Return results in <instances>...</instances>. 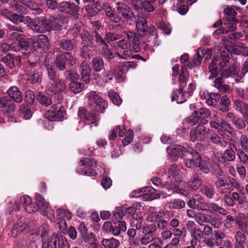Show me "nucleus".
Masks as SVG:
<instances>
[{"label":"nucleus","instance_id":"nucleus-3","mask_svg":"<svg viewBox=\"0 0 248 248\" xmlns=\"http://www.w3.org/2000/svg\"><path fill=\"white\" fill-rule=\"evenodd\" d=\"M168 176L170 180V187L176 193L184 194L185 190L182 187L185 183L182 181L181 172L177 169L175 164L171 165L169 168Z\"/></svg>","mask_w":248,"mask_h":248},{"label":"nucleus","instance_id":"nucleus-34","mask_svg":"<svg viewBox=\"0 0 248 248\" xmlns=\"http://www.w3.org/2000/svg\"><path fill=\"white\" fill-rule=\"evenodd\" d=\"M57 212L58 216H62L57 219V223L60 224L62 223V225H64V227H66V224L65 221L61 218L64 217L68 220H69L71 219L72 217L71 213L69 211L67 210H63L62 209H58L57 210Z\"/></svg>","mask_w":248,"mask_h":248},{"label":"nucleus","instance_id":"nucleus-11","mask_svg":"<svg viewBox=\"0 0 248 248\" xmlns=\"http://www.w3.org/2000/svg\"><path fill=\"white\" fill-rule=\"evenodd\" d=\"M81 162L82 166H81L77 170V172L79 174L87 176H95L96 172L91 167H93L96 165V162L95 161L91 160L89 158L81 159Z\"/></svg>","mask_w":248,"mask_h":248},{"label":"nucleus","instance_id":"nucleus-31","mask_svg":"<svg viewBox=\"0 0 248 248\" xmlns=\"http://www.w3.org/2000/svg\"><path fill=\"white\" fill-rule=\"evenodd\" d=\"M70 54L69 53L65 52L59 55L56 57V63L60 70H63L65 68V58H70Z\"/></svg>","mask_w":248,"mask_h":248},{"label":"nucleus","instance_id":"nucleus-64","mask_svg":"<svg viewBox=\"0 0 248 248\" xmlns=\"http://www.w3.org/2000/svg\"><path fill=\"white\" fill-rule=\"evenodd\" d=\"M241 147L246 151L248 152V138L246 135H242L240 139Z\"/></svg>","mask_w":248,"mask_h":248},{"label":"nucleus","instance_id":"nucleus-54","mask_svg":"<svg viewBox=\"0 0 248 248\" xmlns=\"http://www.w3.org/2000/svg\"><path fill=\"white\" fill-rule=\"evenodd\" d=\"M125 137L122 141L123 145L124 146L127 145L132 142L134 137L133 131L130 129H128L125 134Z\"/></svg>","mask_w":248,"mask_h":248},{"label":"nucleus","instance_id":"nucleus-51","mask_svg":"<svg viewBox=\"0 0 248 248\" xmlns=\"http://www.w3.org/2000/svg\"><path fill=\"white\" fill-rule=\"evenodd\" d=\"M42 78V73L37 72L31 75L28 78L29 81L32 84H35L40 82Z\"/></svg>","mask_w":248,"mask_h":248},{"label":"nucleus","instance_id":"nucleus-28","mask_svg":"<svg viewBox=\"0 0 248 248\" xmlns=\"http://www.w3.org/2000/svg\"><path fill=\"white\" fill-rule=\"evenodd\" d=\"M85 9L90 16H93L100 11L102 9V6L100 3L95 2L93 3L87 5Z\"/></svg>","mask_w":248,"mask_h":248},{"label":"nucleus","instance_id":"nucleus-8","mask_svg":"<svg viewBox=\"0 0 248 248\" xmlns=\"http://www.w3.org/2000/svg\"><path fill=\"white\" fill-rule=\"evenodd\" d=\"M66 89L65 82L60 79L57 78L54 80H49L47 88L45 93L49 95H58L63 92Z\"/></svg>","mask_w":248,"mask_h":248},{"label":"nucleus","instance_id":"nucleus-5","mask_svg":"<svg viewBox=\"0 0 248 248\" xmlns=\"http://www.w3.org/2000/svg\"><path fill=\"white\" fill-rule=\"evenodd\" d=\"M230 59L228 51L222 52L220 54V57L218 56L215 55L213 59L209 64L208 69L210 75L208 78L211 79L216 77L218 74V70L217 64L219 63L221 68H224L226 66V63L229 62Z\"/></svg>","mask_w":248,"mask_h":248},{"label":"nucleus","instance_id":"nucleus-29","mask_svg":"<svg viewBox=\"0 0 248 248\" xmlns=\"http://www.w3.org/2000/svg\"><path fill=\"white\" fill-rule=\"evenodd\" d=\"M136 28L138 31L143 32L147 29L146 18L142 15H138L135 18Z\"/></svg>","mask_w":248,"mask_h":248},{"label":"nucleus","instance_id":"nucleus-47","mask_svg":"<svg viewBox=\"0 0 248 248\" xmlns=\"http://www.w3.org/2000/svg\"><path fill=\"white\" fill-rule=\"evenodd\" d=\"M108 96L115 105L119 106L121 104L122 100L116 92L110 90L108 93Z\"/></svg>","mask_w":248,"mask_h":248},{"label":"nucleus","instance_id":"nucleus-30","mask_svg":"<svg viewBox=\"0 0 248 248\" xmlns=\"http://www.w3.org/2000/svg\"><path fill=\"white\" fill-rule=\"evenodd\" d=\"M116 8L123 17L126 19H129L131 18L130 15V10L128 6L124 3H117Z\"/></svg>","mask_w":248,"mask_h":248},{"label":"nucleus","instance_id":"nucleus-32","mask_svg":"<svg viewBox=\"0 0 248 248\" xmlns=\"http://www.w3.org/2000/svg\"><path fill=\"white\" fill-rule=\"evenodd\" d=\"M51 96V95L47 94L45 92V93L42 92H38L36 95V98L41 104L45 106H48L52 102Z\"/></svg>","mask_w":248,"mask_h":248},{"label":"nucleus","instance_id":"nucleus-39","mask_svg":"<svg viewBox=\"0 0 248 248\" xmlns=\"http://www.w3.org/2000/svg\"><path fill=\"white\" fill-rule=\"evenodd\" d=\"M19 57H16L14 59L11 55H9L3 57L2 59V62L11 69L14 68L15 67V63L17 64L19 62Z\"/></svg>","mask_w":248,"mask_h":248},{"label":"nucleus","instance_id":"nucleus-10","mask_svg":"<svg viewBox=\"0 0 248 248\" xmlns=\"http://www.w3.org/2000/svg\"><path fill=\"white\" fill-rule=\"evenodd\" d=\"M65 111L61 103L53 105L49 110L46 111V117L50 121L60 120L63 118Z\"/></svg>","mask_w":248,"mask_h":248},{"label":"nucleus","instance_id":"nucleus-63","mask_svg":"<svg viewBox=\"0 0 248 248\" xmlns=\"http://www.w3.org/2000/svg\"><path fill=\"white\" fill-rule=\"evenodd\" d=\"M153 239V235L145 233L144 236L140 239V241L141 245H146L151 242Z\"/></svg>","mask_w":248,"mask_h":248},{"label":"nucleus","instance_id":"nucleus-58","mask_svg":"<svg viewBox=\"0 0 248 248\" xmlns=\"http://www.w3.org/2000/svg\"><path fill=\"white\" fill-rule=\"evenodd\" d=\"M185 206V202L181 200H173L170 203V206L173 208H182Z\"/></svg>","mask_w":248,"mask_h":248},{"label":"nucleus","instance_id":"nucleus-41","mask_svg":"<svg viewBox=\"0 0 248 248\" xmlns=\"http://www.w3.org/2000/svg\"><path fill=\"white\" fill-rule=\"evenodd\" d=\"M36 49L37 48H47L49 46V42L47 38L43 34H40L38 36L37 41L35 42Z\"/></svg>","mask_w":248,"mask_h":248},{"label":"nucleus","instance_id":"nucleus-19","mask_svg":"<svg viewBox=\"0 0 248 248\" xmlns=\"http://www.w3.org/2000/svg\"><path fill=\"white\" fill-rule=\"evenodd\" d=\"M167 150L168 154L173 158V159L177 160L180 157H184L187 152V147L185 148L180 145H172L168 147Z\"/></svg>","mask_w":248,"mask_h":248},{"label":"nucleus","instance_id":"nucleus-62","mask_svg":"<svg viewBox=\"0 0 248 248\" xmlns=\"http://www.w3.org/2000/svg\"><path fill=\"white\" fill-rule=\"evenodd\" d=\"M203 49L202 48L200 47L197 52L196 57L193 59V62L195 65H199L201 64L202 60V57L201 54H202Z\"/></svg>","mask_w":248,"mask_h":248},{"label":"nucleus","instance_id":"nucleus-4","mask_svg":"<svg viewBox=\"0 0 248 248\" xmlns=\"http://www.w3.org/2000/svg\"><path fill=\"white\" fill-rule=\"evenodd\" d=\"M210 122L211 127L217 130L218 133L226 139H231L232 137V130L231 127L224 121L216 115L211 116Z\"/></svg>","mask_w":248,"mask_h":248},{"label":"nucleus","instance_id":"nucleus-12","mask_svg":"<svg viewBox=\"0 0 248 248\" xmlns=\"http://www.w3.org/2000/svg\"><path fill=\"white\" fill-rule=\"evenodd\" d=\"M48 243L50 248H70L69 243L61 233H53Z\"/></svg>","mask_w":248,"mask_h":248},{"label":"nucleus","instance_id":"nucleus-60","mask_svg":"<svg viewBox=\"0 0 248 248\" xmlns=\"http://www.w3.org/2000/svg\"><path fill=\"white\" fill-rule=\"evenodd\" d=\"M210 139L213 143L216 144L220 143L221 146H225L227 143V141H225L224 139H222L216 134L212 135Z\"/></svg>","mask_w":248,"mask_h":248},{"label":"nucleus","instance_id":"nucleus-18","mask_svg":"<svg viewBox=\"0 0 248 248\" xmlns=\"http://www.w3.org/2000/svg\"><path fill=\"white\" fill-rule=\"evenodd\" d=\"M187 204L190 208L198 210H204L209 213L211 210V203L207 204L199 200L198 197L192 198L187 202Z\"/></svg>","mask_w":248,"mask_h":248},{"label":"nucleus","instance_id":"nucleus-45","mask_svg":"<svg viewBox=\"0 0 248 248\" xmlns=\"http://www.w3.org/2000/svg\"><path fill=\"white\" fill-rule=\"evenodd\" d=\"M93 70L96 72H100L104 68V62L100 58H93L92 61Z\"/></svg>","mask_w":248,"mask_h":248},{"label":"nucleus","instance_id":"nucleus-23","mask_svg":"<svg viewBox=\"0 0 248 248\" xmlns=\"http://www.w3.org/2000/svg\"><path fill=\"white\" fill-rule=\"evenodd\" d=\"M235 222L242 232L248 234V217L241 214L235 219Z\"/></svg>","mask_w":248,"mask_h":248},{"label":"nucleus","instance_id":"nucleus-20","mask_svg":"<svg viewBox=\"0 0 248 248\" xmlns=\"http://www.w3.org/2000/svg\"><path fill=\"white\" fill-rule=\"evenodd\" d=\"M1 15L6 17L11 22L16 24L20 22L26 24L28 20H30V17L28 16H24L16 14H12L7 9L2 10L1 11Z\"/></svg>","mask_w":248,"mask_h":248},{"label":"nucleus","instance_id":"nucleus-50","mask_svg":"<svg viewBox=\"0 0 248 248\" xmlns=\"http://www.w3.org/2000/svg\"><path fill=\"white\" fill-rule=\"evenodd\" d=\"M231 104L230 99L226 96H223L220 99V106L219 109L222 111H226L229 110V106Z\"/></svg>","mask_w":248,"mask_h":248},{"label":"nucleus","instance_id":"nucleus-7","mask_svg":"<svg viewBox=\"0 0 248 248\" xmlns=\"http://www.w3.org/2000/svg\"><path fill=\"white\" fill-rule=\"evenodd\" d=\"M188 72L186 68H183L180 72L179 76V82H180V91L175 92L172 96V101H176L177 103H182L186 100L184 93L182 92L183 88L186 85V79L188 77Z\"/></svg>","mask_w":248,"mask_h":248},{"label":"nucleus","instance_id":"nucleus-42","mask_svg":"<svg viewBox=\"0 0 248 248\" xmlns=\"http://www.w3.org/2000/svg\"><path fill=\"white\" fill-rule=\"evenodd\" d=\"M198 160L197 167L199 168L200 170L203 172L206 173H208L209 171L208 159L206 158H202L200 156Z\"/></svg>","mask_w":248,"mask_h":248},{"label":"nucleus","instance_id":"nucleus-27","mask_svg":"<svg viewBox=\"0 0 248 248\" xmlns=\"http://www.w3.org/2000/svg\"><path fill=\"white\" fill-rule=\"evenodd\" d=\"M9 96L12 98L15 101L20 103L23 99V95L21 92L16 86L11 87L7 91Z\"/></svg>","mask_w":248,"mask_h":248},{"label":"nucleus","instance_id":"nucleus-53","mask_svg":"<svg viewBox=\"0 0 248 248\" xmlns=\"http://www.w3.org/2000/svg\"><path fill=\"white\" fill-rule=\"evenodd\" d=\"M220 98V95L219 93H210L209 98H207L206 103L209 106L214 105V103L219 100Z\"/></svg>","mask_w":248,"mask_h":248},{"label":"nucleus","instance_id":"nucleus-6","mask_svg":"<svg viewBox=\"0 0 248 248\" xmlns=\"http://www.w3.org/2000/svg\"><path fill=\"white\" fill-rule=\"evenodd\" d=\"M162 194L152 187H145L133 191L131 195L136 197H143V199L150 201L159 198Z\"/></svg>","mask_w":248,"mask_h":248},{"label":"nucleus","instance_id":"nucleus-46","mask_svg":"<svg viewBox=\"0 0 248 248\" xmlns=\"http://www.w3.org/2000/svg\"><path fill=\"white\" fill-rule=\"evenodd\" d=\"M126 230V226L124 221H121L119 222L118 226H115L112 228L111 231L114 236H118L121 231L124 232Z\"/></svg>","mask_w":248,"mask_h":248},{"label":"nucleus","instance_id":"nucleus-61","mask_svg":"<svg viewBox=\"0 0 248 248\" xmlns=\"http://www.w3.org/2000/svg\"><path fill=\"white\" fill-rule=\"evenodd\" d=\"M46 69L47 71L49 80H54L58 78L56 77L55 72L53 66L49 65H46Z\"/></svg>","mask_w":248,"mask_h":248},{"label":"nucleus","instance_id":"nucleus-1","mask_svg":"<svg viewBox=\"0 0 248 248\" xmlns=\"http://www.w3.org/2000/svg\"><path fill=\"white\" fill-rule=\"evenodd\" d=\"M19 202L27 212L32 213L39 209L41 213L46 216L50 221L54 220V211L41 195L38 194L36 196V205L32 202L31 198L27 195L22 196L20 198Z\"/></svg>","mask_w":248,"mask_h":248},{"label":"nucleus","instance_id":"nucleus-49","mask_svg":"<svg viewBox=\"0 0 248 248\" xmlns=\"http://www.w3.org/2000/svg\"><path fill=\"white\" fill-rule=\"evenodd\" d=\"M81 38L83 42H84V44L85 46H84L82 48V50L81 51V56L84 58H86L89 56V49L88 47L86 46V45H88V42L90 41V38L87 36V34H85L84 36H81Z\"/></svg>","mask_w":248,"mask_h":248},{"label":"nucleus","instance_id":"nucleus-14","mask_svg":"<svg viewBox=\"0 0 248 248\" xmlns=\"http://www.w3.org/2000/svg\"><path fill=\"white\" fill-rule=\"evenodd\" d=\"M184 157H186L184 163L186 167L188 168L197 167L198 160L200 157V154L198 152L194 151L192 148L187 146V152L185 154Z\"/></svg>","mask_w":248,"mask_h":248},{"label":"nucleus","instance_id":"nucleus-40","mask_svg":"<svg viewBox=\"0 0 248 248\" xmlns=\"http://www.w3.org/2000/svg\"><path fill=\"white\" fill-rule=\"evenodd\" d=\"M3 108V112L7 117H12L13 112L15 109V104L8 99L7 103Z\"/></svg>","mask_w":248,"mask_h":248},{"label":"nucleus","instance_id":"nucleus-21","mask_svg":"<svg viewBox=\"0 0 248 248\" xmlns=\"http://www.w3.org/2000/svg\"><path fill=\"white\" fill-rule=\"evenodd\" d=\"M78 115L81 119L85 121L89 124H93L94 126L98 125V120L93 114L87 112L84 108H79Z\"/></svg>","mask_w":248,"mask_h":248},{"label":"nucleus","instance_id":"nucleus-52","mask_svg":"<svg viewBox=\"0 0 248 248\" xmlns=\"http://www.w3.org/2000/svg\"><path fill=\"white\" fill-rule=\"evenodd\" d=\"M20 205L19 204L18 201H12L10 202L6 208L7 212L9 214H11L12 212L18 211L19 210Z\"/></svg>","mask_w":248,"mask_h":248},{"label":"nucleus","instance_id":"nucleus-57","mask_svg":"<svg viewBox=\"0 0 248 248\" xmlns=\"http://www.w3.org/2000/svg\"><path fill=\"white\" fill-rule=\"evenodd\" d=\"M194 218L196 221L200 225H202L204 223L208 222V216H205L203 214L200 213L195 214Z\"/></svg>","mask_w":248,"mask_h":248},{"label":"nucleus","instance_id":"nucleus-2","mask_svg":"<svg viewBox=\"0 0 248 248\" xmlns=\"http://www.w3.org/2000/svg\"><path fill=\"white\" fill-rule=\"evenodd\" d=\"M64 19L59 16L58 17L55 18L53 16L50 17L49 19L40 20L38 17H35L33 19H31L30 17V20H28L26 24L34 31L37 32H42L44 31H49L53 29L55 30H61L62 25L60 23L58 24H52L53 22L55 23L58 22H61L63 23V21Z\"/></svg>","mask_w":248,"mask_h":248},{"label":"nucleus","instance_id":"nucleus-15","mask_svg":"<svg viewBox=\"0 0 248 248\" xmlns=\"http://www.w3.org/2000/svg\"><path fill=\"white\" fill-rule=\"evenodd\" d=\"M88 100L95 103L96 109L99 112H103L108 107V104L100 95L95 91H91L86 94Z\"/></svg>","mask_w":248,"mask_h":248},{"label":"nucleus","instance_id":"nucleus-26","mask_svg":"<svg viewBox=\"0 0 248 248\" xmlns=\"http://www.w3.org/2000/svg\"><path fill=\"white\" fill-rule=\"evenodd\" d=\"M80 73L81 78L86 83L90 81L91 69L88 63L85 62H82L81 65Z\"/></svg>","mask_w":248,"mask_h":248},{"label":"nucleus","instance_id":"nucleus-22","mask_svg":"<svg viewBox=\"0 0 248 248\" xmlns=\"http://www.w3.org/2000/svg\"><path fill=\"white\" fill-rule=\"evenodd\" d=\"M96 41L101 48L102 53L108 58L112 59L114 57L113 52L108 48V45L106 43L101 36L97 33L96 34Z\"/></svg>","mask_w":248,"mask_h":248},{"label":"nucleus","instance_id":"nucleus-43","mask_svg":"<svg viewBox=\"0 0 248 248\" xmlns=\"http://www.w3.org/2000/svg\"><path fill=\"white\" fill-rule=\"evenodd\" d=\"M235 158V151L232 150V145H230L224 152L222 158L225 161H232Z\"/></svg>","mask_w":248,"mask_h":248},{"label":"nucleus","instance_id":"nucleus-13","mask_svg":"<svg viewBox=\"0 0 248 248\" xmlns=\"http://www.w3.org/2000/svg\"><path fill=\"white\" fill-rule=\"evenodd\" d=\"M49 231L48 226L46 224H43L36 230H32L31 235L33 237H42V248H49V245L47 236Z\"/></svg>","mask_w":248,"mask_h":248},{"label":"nucleus","instance_id":"nucleus-55","mask_svg":"<svg viewBox=\"0 0 248 248\" xmlns=\"http://www.w3.org/2000/svg\"><path fill=\"white\" fill-rule=\"evenodd\" d=\"M236 29V25L235 23L231 25H228L225 28H221L216 31V33L218 34L224 33H227L230 31H232Z\"/></svg>","mask_w":248,"mask_h":248},{"label":"nucleus","instance_id":"nucleus-17","mask_svg":"<svg viewBox=\"0 0 248 248\" xmlns=\"http://www.w3.org/2000/svg\"><path fill=\"white\" fill-rule=\"evenodd\" d=\"M58 8L61 12L73 15L76 18L78 17L79 7L74 4L63 1L60 3Z\"/></svg>","mask_w":248,"mask_h":248},{"label":"nucleus","instance_id":"nucleus-36","mask_svg":"<svg viewBox=\"0 0 248 248\" xmlns=\"http://www.w3.org/2000/svg\"><path fill=\"white\" fill-rule=\"evenodd\" d=\"M26 224L23 219H19L16 224L13 227L12 231V235L13 237H16L18 233L22 232L26 228Z\"/></svg>","mask_w":248,"mask_h":248},{"label":"nucleus","instance_id":"nucleus-9","mask_svg":"<svg viewBox=\"0 0 248 248\" xmlns=\"http://www.w3.org/2000/svg\"><path fill=\"white\" fill-rule=\"evenodd\" d=\"M211 115L210 111L206 108H201L193 112L192 115L189 118V122L192 125L197 123L204 124L207 121L205 120Z\"/></svg>","mask_w":248,"mask_h":248},{"label":"nucleus","instance_id":"nucleus-35","mask_svg":"<svg viewBox=\"0 0 248 248\" xmlns=\"http://www.w3.org/2000/svg\"><path fill=\"white\" fill-rule=\"evenodd\" d=\"M101 243L105 248H117L120 245V241L113 237L109 239H103Z\"/></svg>","mask_w":248,"mask_h":248},{"label":"nucleus","instance_id":"nucleus-24","mask_svg":"<svg viewBox=\"0 0 248 248\" xmlns=\"http://www.w3.org/2000/svg\"><path fill=\"white\" fill-rule=\"evenodd\" d=\"M216 186L217 191L221 193H230L233 189L229 186V184L222 178H219L217 181Z\"/></svg>","mask_w":248,"mask_h":248},{"label":"nucleus","instance_id":"nucleus-25","mask_svg":"<svg viewBox=\"0 0 248 248\" xmlns=\"http://www.w3.org/2000/svg\"><path fill=\"white\" fill-rule=\"evenodd\" d=\"M12 47L16 51L22 49L27 50L29 48H31L34 50L36 49L35 42L31 38H28L26 41H20L16 46H13Z\"/></svg>","mask_w":248,"mask_h":248},{"label":"nucleus","instance_id":"nucleus-44","mask_svg":"<svg viewBox=\"0 0 248 248\" xmlns=\"http://www.w3.org/2000/svg\"><path fill=\"white\" fill-rule=\"evenodd\" d=\"M215 228H219L222 224L221 219L217 216H208V222Z\"/></svg>","mask_w":248,"mask_h":248},{"label":"nucleus","instance_id":"nucleus-38","mask_svg":"<svg viewBox=\"0 0 248 248\" xmlns=\"http://www.w3.org/2000/svg\"><path fill=\"white\" fill-rule=\"evenodd\" d=\"M84 88V85L79 82L72 80L69 84L70 91L74 93H77L81 92Z\"/></svg>","mask_w":248,"mask_h":248},{"label":"nucleus","instance_id":"nucleus-48","mask_svg":"<svg viewBox=\"0 0 248 248\" xmlns=\"http://www.w3.org/2000/svg\"><path fill=\"white\" fill-rule=\"evenodd\" d=\"M124 128L123 127L122 129L120 126H116L113 130L111 132V133L109 135V139L110 140H114L117 137L118 134L120 136L123 137L124 136V132L123 130Z\"/></svg>","mask_w":248,"mask_h":248},{"label":"nucleus","instance_id":"nucleus-59","mask_svg":"<svg viewBox=\"0 0 248 248\" xmlns=\"http://www.w3.org/2000/svg\"><path fill=\"white\" fill-rule=\"evenodd\" d=\"M202 192L203 194L209 198H211L214 195L213 187L211 185L204 186L202 188Z\"/></svg>","mask_w":248,"mask_h":248},{"label":"nucleus","instance_id":"nucleus-16","mask_svg":"<svg viewBox=\"0 0 248 248\" xmlns=\"http://www.w3.org/2000/svg\"><path fill=\"white\" fill-rule=\"evenodd\" d=\"M205 127L203 124H199L198 126L191 129L190 132V137L192 142L196 140L202 141L205 138Z\"/></svg>","mask_w":248,"mask_h":248},{"label":"nucleus","instance_id":"nucleus-33","mask_svg":"<svg viewBox=\"0 0 248 248\" xmlns=\"http://www.w3.org/2000/svg\"><path fill=\"white\" fill-rule=\"evenodd\" d=\"M104 6L106 15L109 19L112 22L118 23L120 20V17L113 12L110 5L108 3H105Z\"/></svg>","mask_w":248,"mask_h":248},{"label":"nucleus","instance_id":"nucleus-37","mask_svg":"<svg viewBox=\"0 0 248 248\" xmlns=\"http://www.w3.org/2000/svg\"><path fill=\"white\" fill-rule=\"evenodd\" d=\"M202 184V180L197 175H193L187 183L188 187L194 190L198 189Z\"/></svg>","mask_w":248,"mask_h":248},{"label":"nucleus","instance_id":"nucleus-56","mask_svg":"<svg viewBox=\"0 0 248 248\" xmlns=\"http://www.w3.org/2000/svg\"><path fill=\"white\" fill-rule=\"evenodd\" d=\"M210 207L211 210L210 213L216 211L224 216L226 215L228 213L226 210L215 203H211Z\"/></svg>","mask_w":248,"mask_h":248}]
</instances>
